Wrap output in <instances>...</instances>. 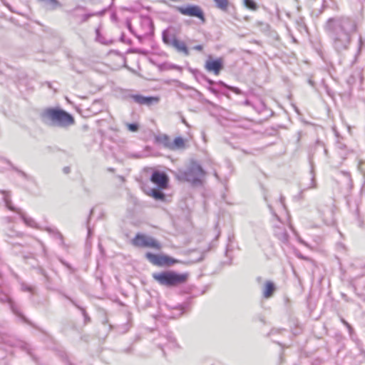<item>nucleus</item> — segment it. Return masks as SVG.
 I'll return each instance as SVG.
<instances>
[{"instance_id": "nucleus-1", "label": "nucleus", "mask_w": 365, "mask_h": 365, "mask_svg": "<svg viewBox=\"0 0 365 365\" xmlns=\"http://www.w3.org/2000/svg\"><path fill=\"white\" fill-rule=\"evenodd\" d=\"M324 30L333 48L341 53L349 48L352 36L357 30V24L354 19L349 17H333L326 21Z\"/></svg>"}, {"instance_id": "nucleus-2", "label": "nucleus", "mask_w": 365, "mask_h": 365, "mask_svg": "<svg viewBox=\"0 0 365 365\" xmlns=\"http://www.w3.org/2000/svg\"><path fill=\"white\" fill-rule=\"evenodd\" d=\"M41 120L46 125L66 128L75 123L71 114L60 108H47L40 114Z\"/></svg>"}, {"instance_id": "nucleus-3", "label": "nucleus", "mask_w": 365, "mask_h": 365, "mask_svg": "<svg viewBox=\"0 0 365 365\" xmlns=\"http://www.w3.org/2000/svg\"><path fill=\"white\" fill-rule=\"evenodd\" d=\"M152 277L161 286L176 287L187 282L189 274L187 272L178 273L173 270H165L153 273Z\"/></svg>"}, {"instance_id": "nucleus-4", "label": "nucleus", "mask_w": 365, "mask_h": 365, "mask_svg": "<svg viewBox=\"0 0 365 365\" xmlns=\"http://www.w3.org/2000/svg\"><path fill=\"white\" fill-rule=\"evenodd\" d=\"M205 174V171L197 161L191 160L185 170H178L177 178L194 186H200L202 185V179Z\"/></svg>"}, {"instance_id": "nucleus-5", "label": "nucleus", "mask_w": 365, "mask_h": 365, "mask_svg": "<svg viewBox=\"0 0 365 365\" xmlns=\"http://www.w3.org/2000/svg\"><path fill=\"white\" fill-rule=\"evenodd\" d=\"M132 244L138 247H150L156 250L161 249L160 243L153 237L138 233L132 240Z\"/></svg>"}, {"instance_id": "nucleus-6", "label": "nucleus", "mask_w": 365, "mask_h": 365, "mask_svg": "<svg viewBox=\"0 0 365 365\" xmlns=\"http://www.w3.org/2000/svg\"><path fill=\"white\" fill-rule=\"evenodd\" d=\"M1 342L9 346L19 347L23 351H25L34 360L36 359L32 352V348L28 343L19 340L14 336H9L6 334H1Z\"/></svg>"}, {"instance_id": "nucleus-7", "label": "nucleus", "mask_w": 365, "mask_h": 365, "mask_svg": "<svg viewBox=\"0 0 365 365\" xmlns=\"http://www.w3.org/2000/svg\"><path fill=\"white\" fill-rule=\"evenodd\" d=\"M176 9L182 15L197 17L202 22L205 21L204 12L199 6L189 4L185 6H178Z\"/></svg>"}, {"instance_id": "nucleus-8", "label": "nucleus", "mask_w": 365, "mask_h": 365, "mask_svg": "<svg viewBox=\"0 0 365 365\" xmlns=\"http://www.w3.org/2000/svg\"><path fill=\"white\" fill-rule=\"evenodd\" d=\"M145 257L150 262L157 266H170L174 264L177 260L168 255H159L151 252H147Z\"/></svg>"}, {"instance_id": "nucleus-9", "label": "nucleus", "mask_w": 365, "mask_h": 365, "mask_svg": "<svg viewBox=\"0 0 365 365\" xmlns=\"http://www.w3.org/2000/svg\"><path fill=\"white\" fill-rule=\"evenodd\" d=\"M3 193L4 195V200L7 208L11 211L16 212L18 214H19L21 219L26 225L31 227H36V222L31 217H27L24 212H21L20 209H16L14 206H12L11 200L5 194V192H3Z\"/></svg>"}, {"instance_id": "nucleus-10", "label": "nucleus", "mask_w": 365, "mask_h": 365, "mask_svg": "<svg viewBox=\"0 0 365 365\" xmlns=\"http://www.w3.org/2000/svg\"><path fill=\"white\" fill-rule=\"evenodd\" d=\"M128 97L135 103L148 107L154 104H158L160 101V98L157 96H145L140 94H130Z\"/></svg>"}, {"instance_id": "nucleus-11", "label": "nucleus", "mask_w": 365, "mask_h": 365, "mask_svg": "<svg viewBox=\"0 0 365 365\" xmlns=\"http://www.w3.org/2000/svg\"><path fill=\"white\" fill-rule=\"evenodd\" d=\"M205 68L207 71L218 75L224 68L223 60L222 58L213 59L210 56L205 62Z\"/></svg>"}, {"instance_id": "nucleus-12", "label": "nucleus", "mask_w": 365, "mask_h": 365, "mask_svg": "<svg viewBox=\"0 0 365 365\" xmlns=\"http://www.w3.org/2000/svg\"><path fill=\"white\" fill-rule=\"evenodd\" d=\"M150 181L160 189H165L168 185V177L160 171H154L150 176Z\"/></svg>"}, {"instance_id": "nucleus-13", "label": "nucleus", "mask_w": 365, "mask_h": 365, "mask_svg": "<svg viewBox=\"0 0 365 365\" xmlns=\"http://www.w3.org/2000/svg\"><path fill=\"white\" fill-rule=\"evenodd\" d=\"M0 301L3 303H8L12 312L19 317L24 322L32 325V323L19 311L13 299L7 295L0 297Z\"/></svg>"}, {"instance_id": "nucleus-14", "label": "nucleus", "mask_w": 365, "mask_h": 365, "mask_svg": "<svg viewBox=\"0 0 365 365\" xmlns=\"http://www.w3.org/2000/svg\"><path fill=\"white\" fill-rule=\"evenodd\" d=\"M170 47L174 48L176 51L180 53H182L186 56L190 55L189 49L185 43L183 41L179 40L178 38L173 41V45Z\"/></svg>"}, {"instance_id": "nucleus-15", "label": "nucleus", "mask_w": 365, "mask_h": 365, "mask_svg": "<svg viewBox=\"0 0 365 365\" xmlns=\"http://www.w3.org/2000/svg\"><path fill=\"white\" fill-rule=\"evenodd\" d=\"M276 287L274 282L267 281L263 289V297L266 299L270 298L274 293Z\"/></svg>"}, {"instance_id": "nucleus-16", "label": "nucleus", "mask_w": 365, "mask_h": 365, "mask_svg": "<svg viewBox=\"0 0 365 365\" xmlns=\"http://www.w3.org/2000/svg\"><path fill=\"white\" fill-rule=\"evenodd\" d=\"M177 36L175 34H173L168 29H165L163 31L162 39L165 44L168 46L173 45V41L177 39Z\"/></svg>"}, {"instance_id": "nucleus-17", "label": "nucleus", "mask_w": 365, "mask_h": 365, "mask_svg": "<svg viewBox=\"0 0 365 365\" xmlns=\"http://www.w3.org/2000/svg\"><path fill=\"white\" fill-rule=\"evenodd\" d=\"M162 190L158 187L151 188L147 192V194L152 196L155 200L163 201L165 199V195L163 192Z\"/></svg>"}, {"instance_id": "nucleus-18", "label": "nucleus", "mask_w": 365, "mask_h": 365, "mask_svg": "<svg viewBox=\"0 0 365 365\" xmlns=\"http://www.w3.org/2000/svg\"><path fill=\"white\" fill-rule=\"evenodd\" d=\"M43 3V6L46 10H55L61 6L58 0H38Z\"/></svg>"}, {"instance_id": "nucleus-19", "label": "nucleus", "mask_w": 365, "mask_h": 365, "mask_svg": "<svg viewBox=\"0 0 365 365\" xmlns=\"http://www.w3.org/2000/svg\"><path fill=\"white\" fill-rule=\"evenodd\" d=\"M155 140L159 144L163 145L165 148L170 149L171 140L170 138L165 134H160L155 137Z\"/></svg>"}, {"instance_id": "nucleus-20", "label": "nucleus", "mask_w": 365, "mask_h": 365, "mask_svg": "<svg viewBox=\"0 0 365 365\" xmlns=\"http://www.w3.org/2000/svg\"><path fill=\"white\" fill-rule=\"evenodd\" d=\"M185 147V140L181 137H177L174 139V140L171 141V145L170 150H177L181 149Z\"/></svg>"}, {"instance_id": "nucleus-21", "label": "nucleus", "mask_w": 365, "mask_h": 365, "mask_svg": "<svg viewBox=\"0 0 365 365\" xmlns=\"http://www.w3.org/2000/svg\"><path fill=\"white\" fill-rule=\"evenodd\" d=\"M215 3V6L217 9L222 11H227L228 10L229 1L228 0H213Z\"/></svg>"}, {"instance_id": "nucleus-22", "label": "nucleus", "mask_w": 365, "mask_h": 365, "mask_svg": "<svg viewBox=\"0 0 365 365\" xmlns=\"http://www.w3.org/2000/svg\"><path fill=\"white\" fill-rule=\"evenodd\" d=\"M103 14H104V11H98V12H95V13H88V14H83L81 16H79L81 18L80 24L86 22L92 16H102Z\"/></svg>"}, {"instance_id": "nucleus-23", "label": "nucleus", "mask_w": 365, "mask_h": 365, "mask_svg": "<svg viewBox=\"0 0 365 365\" xmlns=\"http://www.w3.org/2000/svg\"><path fill=\"white\" fill-rule=\"evenodd\" d=\"M244 6L252 11H256L258 9L257 3L254 0H243Z\"/></svg>"}, {"instance_id": "nucleus-24", "label": "nucleus", "mask_w": 365, "mask_h": 365, "mask_svg": "<svg viewBox=\"0 0 365 365\" xmlns=\"http://www.w3.org/2000/svg\"><path fill=\"white\" fill-rule=\"evenodd\" d=\"M314 150H323V152L324 153V154L327 155V153H328V150L327 149L325 148V145L324 144L323 142H321L319 140H317V143H316V145H315V148H314Z\"/></svg>"}, {"instance_id": "nucleus-25", "label": "nucleus", "mask_w": 365, "mask_h": 365, "mask_svg": "<svg viewBox=\"0 0 365 365\" xmlns=\"http://www.w3.org/2000/svg\"><path fill=\"white\" fill-rule=\"evenodd\" d=\"M205 80L208 83L210 86H214V85H218V86H221L222 87H227V85L224 82H222V81L215 82L214 81H212V80H211L210 78H205Z\"/></svg>"}, {"instance_id": "nucleus-26", "label": "nucleus", "mask_w": 365, "mask_h": 365, "mask_svg": "<svg viewBox=\"0 0 365 365\" xmlns=\"http://www.w3.org/2000/svg\"><path fill=\"white\" fill-rule=\"evenodd\" d=\"M21 290L24 292H29L34 293V288L32 286L28 285L26 283H21Z\"/></svg>"}, {"instance_id": "nucleus-27", "label": "nucleus", "mask_w": 365, "mask_h": 365, "mask_svg": "<svg viewBox=\"0 0 365 365\" xmlns=\"http://www.w3.org/2000/svg\"><path fill=\"white\" fill-rule=\"evenodd\" d=\"M128 128L131 132H136L138 130L139 125L138 123H128Z\"/></svg>"}, {"instance_id": "nucleus-28", "label": "nucleus", "mask_w": 365, "mask_h": 365, "mask_svg": "<svg viewBox=\"0 0 365 365\" xmlns=\"http://www.w3.org/2000/svg\"><path fill=\"white\" fill-rule=\"evenodd\" d=\"M312 173V178H311V185L307 188H316L317 187V183L315 182V176L313 172V170H311Z\"/></svg>"}, {"instance_id": "nucleus-29", "label": "nucleus", "mask_w": 365, "mask_h": 365, "mask_svg": "<svg viewBox=\"0 0 365 365\" xmlns=\"http://www.w3.org/2000/svg\"><path fill=\"white\" fill-rule=\"evenodd\" d=\"M341 322L348 328L349 332L350 335H351L352 332L354 331L351 326L344 319H341Z\"/></svg>"}, {"instance_id": "nucleus-30", "label": "nucleus", "mask_w": 365, "mask_h": 365, "mask_svg": "<svg viewBox=\"0 0 365 365\" xmlns=\"http://www.w3.org/2000/svg\"><path fill=\"white\" fill-rule=\"evenodd\" d=\"M279 239H280L282 242H286L288 240V234L287 233V232L284 231V232L280 235Z\"/></svg>"}, {"instance_id": "nucleus-31", "label": "nucleus", "mask_w": 365, "mask_h": 365, "mask_svg": "<svg viewBox=\"0 0 365 365\" xmlns=\"http://www.w3.org/2000/svg\"><path fill=\"white\" fill-rule=\"evenodd\" d=\"M226 88H229L230 90H231L232 91H233L234 93H235L237 94H240L241 93V91L238 88L231 87V86H227Z\"/></svg>"}, {"instance_id": "nucleus-32", "label": "nucleus", "mask_w": 365, "mask_h": 365, "mask_svg": "<svg viewBox=\"0 0 365 365\" xmlns=\"http://www.w3.org/2000/svg\"><path fill=\"white\" fill-rule=\"evenodd\" d=\"M89 222H90V216L88 217V219L87 220L88 237H89L91 235V229L89 226Z\"/></svg>"}, {"instance_id": "nucleus-33", "label": "nucleus", "mask_w": 365, "mask_h": 365, "mask_svg": "<svg viewBox=\"0 0 365 365\" xmlns=\"http://www.w3.org/2000/svg\"><path fill=\"white\" fill-rule=\"evenodd\" d=\"M96 35H97V36H96L97 40H98V41H100L101 43H105L101 40V39H102V37H101V36H100V31H99V29H96Z\"/></svg>"}, {"instance_id": "nucleus-34", "label": "nucleus", "mask_w": 365, "mask_h": 365, "mask_svg": "<svg viewBox=\"0 0 365 365\" xmlns=\"http://www.w3.org/2000/svg\"><path fill=\"white\" fill-rule=\"evenodd\" d=\"M81 311H82V313L85 317V320L87 321V320H90L89 317H88L87 314L86 313V311L83 308H81V307H78Z\"/></svg>"}, {"instance_id": "nucleus-35", "label": "nucleus", "mask_w": 365, "mask_h": 365, "mask_svg": "<svg viewBox=\"0 0 365 365\" xmlns=\"http://www.w3.org/2000/svg\"><path fill=\"white\" fill-rule=\"evenodd\" d=\"M193 49L201 51L203 49V46L202 45H196L193 47Z\"/></svg>"}, {"instance_id": "nucleus-36", "label": "nucleus", "mask_w": 365, "mask_h": 365, "mask_svg": "<svg viewBox=\"0 0 365 365\" xmlns=\"http://www.w3.org/2000/svg\"><path fill=\"white\" fill-rule=\"evenodd\" d=\"M208 89H209L212 93H215V94H216V93H217V92H218V91H217V89H216L213 86H209V87H208Z\"/></svg>"}, {"instance_id": "nucleus-37", "label": "nucleus", "mask_w": 365, "mask_h": 365, "mask_svg": "<svg viewBox=\"0 0 365 365\" xmlns=\"http://www.w3.org/2000/svg\"><path fill=\"white\" fill-rule=\"evenodd\" d=\"M126 24H127V27H128V30H129L131 33H133V28H132V25H131L130 21H128L126 22Z\"/></svg>"}, {"instance_id": "nucleus-38", "label": "nucleus", "mask_w": 365, "mask_h": 365, "mask_svg": "<svg viewBox=\"0 0 365 365\" xmlns=\"http://www.w3.org/2000/svg\"><path fill=\"white\" fill-rule=\"evenodd\" d=\"M39 272H40V274L43 275L46 279H48V276H47L46 272L44 271V269H43L42 268H40L39 269Z\"/></svg>"}, {"instance_id": "nucleus-39", "label": "nucleus", "mask_w": 365, "mask_h": 365, "mask_svg": "<svg viewBox=\"0 0 365 365\" xmlns=\"http://www.w3.org/2000/svg\"><path fill=\"white\" fill-rule=\"evenodd\" d=\"M63 171L66 174H68L71 172V168L69 167H65L63 169Z\"/></svg>"}, {"instance_id": "nucleus-40", "label": "nucleus", "mask_w": 365, "mask_h": 365, "mask_svg": "<svg viewBox=\"0 0 365 365\" xmlns=\"http://www.w3.org/2000/svg\"><path fill=\"white\" fill-rule=\"evenodd\" d=\"M125 34L123 33L120 36V41L123 43H125Z\"/></svg>"}, {"instance_id": "nucleus-41", "label": "nucleus", "mask_w": 365, "mask_h": 365, "mask_svg": "<svg viewBox=\"0 0 365 365\" xmlns=\"http://www.w3.org/2000/svg\"><path fill=\"white\" fill-rule=\"evenodd\" d=\"M178 310L180 311L178 316H181L183 314L184 311L182 307H180Z\"/></svg>"}, {"instance_id": "nucleus-42", "label": "nucleus", "mask_w": 365, "mask_h": 365, "mask_svg": "<svg viewBox=\"0 0 365 365\" xmlns=\"http://www.w3.org/2000/svg\"><path fill=\"white\" fill-rule=\"evenodd\" d=\"M299 242L305 246H307V244L305 241L302 240H299Z\"/></svg>"}, {"instance_id": "nucleus-43", "label": "nucleus", "mask_w": 365, "mask_h": 365, "mask_svg": "<svg viewBox=\"0 0 365 365\" xmlns=\"http://www.w3.org/2000/svg\"><path fill=\"white\" fill-rule=\"evenodd\" d=\"M76 9H83V10H84V9H85V8H84V7H83V6H77V7L73 10V11H74L75 10H76Z\"/></svg>"}, {"instance_id": "nucleus-44", "label": "nucleus", "mask_w": 365, "mask_h": 365, "mask_svg": "<svg viewBox=\"0 0 365 365\" xmlns=\"http://www.w3.org/2000/svg\"><path fill=\"white\" fill-rule=\"evenodd\" d=\"M214 175L216 178H217V179L219 178L218 174L216 171L214 172Z\"/></svg>"}, {"instance_id": "nucleus-45", "label": "nucleus", "mask_w": 365, "mask_h": 365, "mask_svg": "<svg viewBox=\"0 0 365 365\" xmlns=\"http://www.w3.org/2000/svg\"><path fill=\"white\" fill-rule=\"evenodd\" d=\"M280 201H281V203L282 204V205L284 206V197L282 196H281L280 197Z\"/></svg>"}, {"instance_id": "nucleus-46", "label": "nucleus", "mask_w": 365, "mask_h": 365, "mask_svg": "<svg viewBox=\"0 0 365 365\" xmlns=\"http://www.w3.org/2000/svg\"><path fill=\"white\" fill-rule=\"evenodd\" d=\"M41 245H42V247H43V252H44V254H45V253H46L45 247H43V244H42V243H41Z\"/></svg>"}, {"instance_id": "nucleus-47", "label": "nucleus", "mask_w": 365, "mask_h": 365, "mask_svg": "<svg viewBox=\"0 0 365 365\" xmlns=\"http://www.w3.org/2000/svg\"><path fill=\"white\" fill-rule=\"evenodd\" d=\"M20 173H21V175H22L23 176H26V174H25L24 172L20 171Z\"/></svg>"}, {"instance_id": "nucleus-48", "label": "nucleus", "mask_w": 365, "mask_h": 365, "mask_svg": "<svg viewBox=\"0 0 365 365\" xmlns=\"http://www.w3.org/2000/svg\"><path fill=\"white\" fill-rule=\"evenodd\" d=\"M73 17H75V18H78V16L77 14H73Z\"/></svg>"}, {"instance_id": "nucleus-49", "label": "nucleus", "mask_w": 365, "mask_h": 365, "mask_svg": "<svg viewBox=\"0 0 365 365\" xmlns=\"http://www.w3.org/2000/svg\"><path fill=\"white\" fill-rule=\"evenodd\" d=\"M108 170L113 172L114 170L113 168H109Z\"/></svg>"}, {"instance_id": "nucleus-50", "label": "nucleus", "mask_w": 365, "mask_h": 365, "mask_svg": "<svg viewBox=\"0 0 365 365\" xmlns=\"http://www.w3.org/2000/svg\"><path fill=\"white\" fill-rule=\"evenodd\" d=\"M56 233L58 234V235H59V237H62V236H61V233H59V232H57Z\"/></svg>"}, {"instance_id": "nucleus-51", "label": "nucleus", "mask_w": 365, "mask_h": 365, "mask_svg": "<svg viewBox=\"0 0 365 365\" xmlns=\"http://www.w3.org/2000/svg\"><path fill=\"white\" fill-rule=\"evenodd\" d=\"M47 230H48V232H51V228H48V229H47Z\"/></svg>"}, {"instance_id": "nucleus-52", "label": "nucleus", "mask_w": 365, "mask_h": 365, "mask_svg": "<svg viewBox=\"0 0 365 365\" xmlns=\"http://www.w3.org/2000/svg\"><path fill=\"white\" fill-rule=\"evenodd\" d=\"M92 213H93V210H91L90 211V215H92Z\"/></svg>"}, {"instance_id": "nucleus-53", "label": "nucleus", "mask_w": 365, "mask_h": 365, "mask_svg": "<svg viewBox=\"0 0 365 365\" xmlns=\"http://www.w3.org/2000/svg\"><path fill=\"white\" fill-rule=\"evenodd\" d=\"M304 190H306V188H304V190H301V192H304Z\"/></svg>"}, {"instance_id": "nucleus-54", "label": "nucleus", "mask_w": 365, "mask_h": 365, "mask_svg": "<svg viewBox=\"0 0 365 365\" xmlns=\"http://www.w3.org/2000/svg\"><path fill=\"white\" fill-rule=\"evenodd\" d=\"M304 190H306V188H304V190H301V192H304Z\"/></svg>"}, {"instance_id": "nucleus-55", "label": "nucleus", "mask_w": 365, "mask_h": 365, "mask_svg": "<svg viewBox=\"0 0 365 365\" xmlns=\"http://www.w3.org/2000/svg\"><path fill=\"white\" fill-rule=\"evenodd\" d=\"M304 190H306V188H304V190H301V192H304Z\"/></svg>"}, {"instance_id": "nucleus-56", "label": "nucleus", "mask_w": 365, "mask_h": 365, "mask_svg": "<svg viewBox=\"0 0 365 365\" xmlns=\"http://www.w3.org/2000/svg\"><path fill=\"white\" fill-rule=\"evenodd\" d=\"M48 87H50V88H51V84H50V83H48Z\"/></svg>"}, {"instance_id": "nucleus-57", "label": "nucleus", "mask_w": 365, "mask_h": 365, "mask_svg": "<svg viewBox=\"0 0 365 365\" xmlns=\"http://www.w3.org/2000/svg\"><path fill=\"white\" fill-rule=\"evenodd\" d=\"M269 207L270 210L272 209L271 205H269Z\"/></svg>"}]
</instances>
